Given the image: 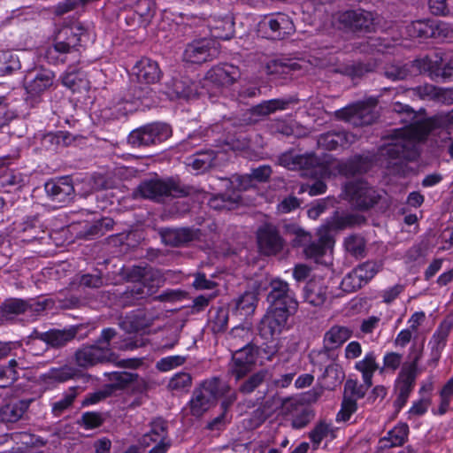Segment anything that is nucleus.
<instances>
[{
	"label": "nucleus",
	"mask_w": 453,
	"mask_h": 453,
	"mask_svg": "<svg viewBox=\"0 0 453 453\" xmlns=\"http://www.w3.org/2000/svg\"><path fill=\"white\" fill-rule=\"evenodd\" d=\"M31 399L12 401L0 407V422L4 424L18 422L30 406Z\"/></svg>",
	"instance_id": "28"
},
{
	"label": "nucleus",
	"mask_w": 453,
	"mask_h": 453,
	"mask_svg": "<svg viewBox=\"0 0 453 453\" xmlns=\"http://www.w3.org/2000/svg\"><path fill=\"white\" fill-rule=\"evenodd\" d=\"M257 303V296L253 292H245L236 302V309L250 314L254 311Z\"/></svg>",
	"instance_id": "62"
},
{
	"label": "nucleus",
	"mask_w": 453,
	"mask_h": 453,
	"mask_svg": "<svg viewBox=\"0 0 453 453\" xmlns=\"http://www.w3.org/2000/svg\"><path fill=\"white\" fill-rule=\"evenodd\" d=\"M228 323V312L225 309H218L214 315L211 317L210 325L214 333L224 331Z\"/></svg>",
	"instance_id": "57"
},
{
	"label": "nucleus",
	"mask_w": 453,
	"mask_h": 453,
	"mask_svg": "<svg viewBox=\"0 0 453 453\" xmlns=\"http://www.w3.org/2000/svg\"><path fill=\"white\" fill-rule=\"evenodd\" d=\"M337 428L332 422L321 420L316 424L314 428L310 432L309 438L317 449L322 441H331L336 438Z\"/></svg>",
	"instance_id": "38"
},
{
	"label": "nucleus",
	"mask_w": 453,
	"mask_h": 453,
	"mask_svg": "<svg viewBox=\"0 0 453 453\" xmlns=\"http://www.w3.org/2000/svg\"><path fill=\"white\" fill-rule=\"evenodd\" d=\"M448 25L435 19H419L405 27V34L411 38H443L449 34Z\"/></svg>",
	"instance_id": "14"
},
{
	"label": "nucleus",
	"mask_w": 453,
	"mask_h": 453,
	"mask_svg": "<svg viewBox=\"0 0 453 453\" xmlns=\"http://www.w3.org/2000/svg\"><path fill=\"white\" fill-rule=\"evenodd\" d=\"M295 30L290 17L281 12L265 16L257 25L258 34L272 40H282L294 34Z\"/></svg>",
	"instance_id": "7"
},
{
	"label": "nucleus",
	"mask_w": 453,
	"mask_h": 453,
	"mask_svg": "<svg viewBox=\"0 0 453 453\" xmlns=\"http://www.w3.org/2000/svg\"><path fill=\"white\" fill-rule=\"evenodd\" d=\"M304 299L314 306L322 305L326 300V288L316 282H309L304 288Z\"/></svg>",
	"instance_id": "45"
},
{
	"label": "nucleus",
	"mask_w": 453,
	"mask_h": 453,
	"mask_svg": "<svg viewBox=\"0 0 453 453\" xmlns=\"http://www.w3.org/2000/svg\"><path fill=\"white\" fill-rule=\"evenodd\" d=\"M219 380L216 378L203 381L200 388L196 389L189 401L190 411L193 416L201 417L207 411L218 397Z\"/></svg>",
	"instance_id": "11"
},
{
	"label": "nucleus",
	"mask_w": 453,
	"mask_h": 453,
	"mask_svg": "<svg viewBox=\"0 0 453 453\" xmlns=\"http://www.w3.org/2000/svg\"><path fill=\"white\" fill-rule=\"evenodd\" d=\"M232 351L229 372L238 380L251 371L257 359V349L252 344H245Z\"/></svg>",
	"instance_id": "17"
},
{
	"label": "nucleus",
	"mask_w": 453,
	"mask_h": 453,
	"mask_svg": "<svg viewBox=\"0 0 453 453\" xmlns=\"http://www.w3.org/2000/svg\"><path fill=\"white\" fill-rule=\"evenodd\" d=\"M420 73L417 66L412 64H395L388 65L385 69V76L392 81H399L407 78L410 75Z\"/></svg>",
	"instance_id": "43"
},
{
	"label": "nucleus",
	"mask_w": 453,
	"mask_h": 453,
	"mask_svg": "<svg viewBox=\"0 0 453 453\" xmlns=\"http://www.w3.org/2000/svg\"><path fill=\"white\" fill-rule=\"evenodd\" d=\"M216 160V151L207 150L197 151L187 158L186 165L194 174H200L210 169Z\"/></svg>",
	"instance_id": "35"
},
{
	"label": "nucleus",
	"mask_w": 453,
	"mask_h": 453,
	"mask_svg": "<svg viewBox=\"0 0 453 453\" xmlns=\"http://www.w3.org/2000/svg\"><path fill=\"white\" fill-rule=\"evenodd\" d=\"M272 289L268 295L270 308L285 310L296 312L298 303L289 291L288 284L280 280H274L271 283Z\"/></svg>",
	"instance_id": "21"
},
{
	"label": "nucleus",
	"mask_w": 453,
	"mask_h": 453,
	"mask_svg": "<svg viewBox=\"0 0 453 453\" xmlns=\"http://www.w3.org/2000/svg\"><path fill=\"white\" fill-rule=\"evenodd\" d=\"M364 285L354 269L346 274L341 282V287L345 292H354Z\"/></svg>",
	"instance_id": "60"
},
{
	"label": "nucleus",
	"mask_w": 453,
	"mask_h": 453,
	"mask_svg": "<svg viewBox=\"0 0 453 453\" xmlns=\"http://www.w3.org/2000/svg\"><path fill=\"white\" fill-rule=\"evenodd\" d=\"M413 96L421 100H441L444 90L432 84H424L409 90Z\"/></svg>",
	"instance_id": "48"
},
{
	"label": "nucleus",
	"mask_w": 453,
	"mask_h": 453,
	"mask_svg": "<svg viewBox=\"0 0 453 453\" xmlns=\"http://www.w3.org/2000/svg\"><path fill=\"white\" fill-rule=\"evenodd\" d=\"M9 366L0 365V388H6L13 383L17 378V372L14 370L16 361L14 359L9 362Z\"/></svg>",
	"instance_id": "61"
},
{
	"label": "nucleus",
	"mask_w": 453,
	"mask_h": 453,
	"mask_svg": "<svg viewBox=\"0 0 453 453\" xmlns=\"http://www.w3.org/2000/svg\"><path fill=\"white\" fill-rule=\"evenodd\" d=\"M87 37L84 27L80 24L63 27L56 37L55 43L45 51V58L50 64L76 63L80 58L77 48Z\"/></svg>",
	"instance_id": "3"
},
{
	"label": "nucleus",
	"mask_w": 453,
	"mask_h": 453,
	"mask_svg": "<svg viewBox=\"0 0 453 453\" xmlns=\"http://www.w3.org/2000/svg\"><path fill=\"white\" fill-rule=\"evenodd\" d=\"M381 269L382 263L380 261H366L354 268L365 285L367 284Z\"/></svg>",
	"instance_id": "50"
},
{
	"label": "nucleus",
	"mask_w": 453,
	"mask_h": 453,
	"mask_svg": "<svg viewBox=\"0 0 453 453\" xmlns=\"http://www.w3.org/2000/svg\"><path fill=\"white\" fill-rule=\"evenodd\" d=\"M357 411V399L345 397L342 403V408L336 416L337 421H347L350 416Z\"/></svg>",
	"instance_id": "63"
},
{
	"label": "nucleus",
	"mask_w": 453,
	"mask_h": 453,
	"mask_svg": "<svg viewBox=\"0 0 453 453\" xmlns=\"http://www.w3.org/2000/svg\"><path fill=\"white\" fill-rule=\"evenodd\" d=\"M232 351L229 372L238 380L251 371L257 359V349L252 344H245Z\"/></svg>",
	"instance_id": "16"
},
{
	"label": "nucleus",
	"mask_w": 453,
	"mask_h": 453,
	"mask_svg": "<svg viewBox=\"0 0 453 453\" xmlns=\"http://www.w3.org/2000/svg\"><path fill=\"white\" fill-rule=\"evenodd\" d=\"M288 104V100L272 99L265 101L253 107L252 112L255 115L266 116L268 114L275 112L276 111H282L287 109Z\"/></svg>",
	"instance_id": "47"
},
{
	"label": "nucleus",
	"mask_w": 453,
	"mask_h": 453,
	"mask_svg": "<svg viewBox=\"0 0 453 453\" xmlns=\"http://www.w3.org/2000/svg\"><path fill=\"white\" fill-rule=\"evenodd\" d=\"M198 236L199 231L189 227L169 228L161 233L163 242L172 246L188 244L195 239H197Z\"/></svg>",
	"instance_id": "27"
},
{
	"label": "nucleus",
	"mask_w": 453,
	"mask_h": 453,
	"mask_svg": "<svg viewBox=\"0 0 453 453\" xmlns=\"http://www.w3.org/2000/svg\"><path fill=\"white\" fill-rule=\"evenodd\" d=\"M283 410L286 413H290L292 411L296 412V415L292 419V426L296 429L303 428L310 422L309 411L295 400L284 401Z\"/></svg>",
	"instance_id": "40"
},
{
	"label": "nucleus",
	"mask_w": 453,
	"mask_h": 453,
	"mask_svg": "<svg viewBox=\"0 0 453 453\" xmlns=\"http://www.w3.org/2000/svg\"><path fill=\"white\" fill-rule=\"evenodd\" d=\"M192 379L188 372H178L170 380L168 388L171 390L181 391L189 388Z\"/></svg>",
	"instance_id": "59"
},
{
	"label": "nucleus",
	"mask_w": 453,
	"mask_h": 453,
	"mask_svg": "<svg viewBox=\"0 0 453 453\" xmlns=\"http://www.w3.org/2000/svg\"><path fill=\"white\" fill-rule=\"evenodd\" d=\"M356 136L348 132H329L321 134L318 139V145L327 150L345 148L352 144Z\"/></svg>",
	"instance_id": "29"
},
{
	"label": "nucleus",
	"mask_w": 453,
	"mask_h": 453,
	"mask_svg": "<svg viewBox=\"0 0 453 453\" xmlns=\"http://www.w3.org/2000/svg\"><path fill=\"white\" fill-rule=\"evenodd\" d=\"M76 332L74 330H50L49 332L44 333L42 335V340H43L47 344L51 345L52 347H62L65 345L67 342L72 341L75 337Z\"/></svg>",
	"instance_id": "42"
},
{
	"label": "nucleus",
	"mask_w": 453,
	"mask_h": 453,
	"mask_svg": "<svg viewBox=\"0 0 453 453\" xmlns=\"http://www.w3.org/2000/svg\"><path fill=\"white\" fill-rule=\"evenodd\" d=\"M171 127L165 123H151L133 130L128 143L134 148L147 147L160 143L171 136Z\"/></svg>",
	"instance_id": "8"
},
{
	"label": "nucleus",
	"mask_w": 453,
	"mask_h": 453,
	"mask_svg": "<svg viewBox=\"0 0 453 453\" xmlns=\"http://www.w3.org/2000/svg\"><path fill=\"white\" fill-rule=\"evenodd\" d=\"M253 178L251 175H235L233 176L232 179H225L223 180V185L226 188H229L230 186L238 191L246 190L253 186Z\"/></svg>",
	"instance_id": "54"
},
{
	"label": "nucleus",
	"mask_w": 453,
	"mask_h": 453,
	"mask_svg": "<svg viewBox=\"0 0 453 453\" xmlns=\"http://www.w3.org/2000/svg\"><path fill=\"white\" fill-rule=\"evenodd\" d=\"M437 129H445L448 134L453 131V110L394 130L390 142L380 150V154L387 157L388 161L387 166L395 167L401 165L403 160L416 159L418 143Z\"/></svg>",
	"instance_id": "1"
},
{
	"label": "nucleus",
	"mask_w": 453,
	"mask_h": 453,
	"mask_svg": "<svg viewBox=\"0 0 453 453\" xmlns=\"http://www.w3.org/2000/svg\"><path fill=\"white\" fill-rule=\"evenodd\" d=\"M219 54L217 42L211 38H202L188 43L183 52V59L192 64H203Z\"/></svg>",
	"instance_id": "15"
},
{
	"label": "nucleus",
	"mask_w": 453,
	"mask_h": 453,
	"mask_svg": "<svg viewBox=\"0 0 453 453\" xmlns=\"http://www.w3.org/2000/svg\"><path fill=\"white\" fill-rule=\"evenodd\" d=\"M266 376V371H259L254 373L241 385L240 391L243 394H250L265 381Z\"/></svg>",
	"instance_id": "56"
},
{
	"label": "nucleus",
	"mask_w": 453,
	"mask_h": 453,
	"mask_svg": "<svg viewBox=\"0 0 453 453\" xmlns=\"http://www.w3.org/2000/svg\"><path fill=\"white\" fill-rule=\"evenodd\" d=\"M127 277L131 284L122 293L121 298L125 304H132L136 300L152 295L161 282L159 273L150 267L134 266Z\"/></svg>",
	"instance_id": "4"
},
{
	"label": "nucleus",
	"mask_w": 453,
	"mask_h": 453,
	"mask_svg": "<svg viewBox=\"0 0 453 453\" xmlns=\"http://www.w3.org/2000/svg\"><path fill=\"white\" fill-rule=\"evenodd\" d=\"M183 190L173 183L165 182L158 179H151L142 181L135 191V196L143 198L159 200L164 196H180Z\"/></svg>",
	"instance_id": "20"
},
{
	"label": "nucleus",
	"mask_w": 453,
	"mask_h": 453,
	"mask_svg": "<svg viewBox=\"0 0 453 453\" xmlns=\"http://www.w3.org/2000/svg\"><path fill=\"white\" fill-rule=\"evenodd\" d=\"M354 368L361 373L366 388H370L372 386V377L380 369L377 355L372 350L366 352L361 360L356 362Z\"/></svg>",
	"instance_id": "34"
},
{
	"label": "nucleus",
	"mask_w": 453,
	"mask_h": 453,
	"mask_svg": "<svg viewBox=\"0 0 453 453\" xmlns=\"http://www.w3.org/2000/svg\"><path fill=\"white\" fill-rule=\"evenodd\" d=\"M376 106L377 100L370 97L365 101L351 104L335 111L334 116L355 127L371 125L378 118Z\"/></svg>",
	"instance_id": "6"
},
{
	"label": "nucleus",
	"mask_w": 453,
	"mask_h": 453,
	"mask_svg": "<svg viewBox=\"0 0 453 453\" xmlns=\"http://www.w3.org/2000/svg\"><path fill=\"white\" fill-rule=\"evenodd\" d=\"M402 361L403 356L401 354L394 351L387 352L383 356V366L380 368V372L384 370L395 372L400 367Z\"/></svg>",
	"instance_id": "64"
},
{
	"label": "nucleus",
	"mask_w": 453,
	"mask_h": 453,
	"mask_svg": "<svg viewBox=\"0 0 453 453\" xmlns=\"http://www.w3.org/2000/svg\"><path fill=\"white\" fill-rule=\"evenodd\" d=\"M76 375V369L70 365L61 367H52L43 375L45 378L64 382L73 379Z\"/></svg>",
	"instance_id": "52"
},
{
	"label": "nucleus",
	"mask_w": 453,
	"mask_h": 453,
	"mask_svg": "<svg viewBox=\"0 0 453 453\" xmlns=\"http://www.w3.org/2000/svg\"><path fill=\"white\" fill-rule=\"evenodd\" d=\"M24 87L29 98L37 99L56 88L55 73L47 68L35 67L27 73Z\"/></svg>",
	"instance_id": "9"
},
{
	"label": "nucleus",
	"mask_w": 453,
	"mask_h": 453,
	"mask_svg": "<svg viewBox=\"0 0 453 453\" xmlns=\"http://www.w3.org/2000/svg\"><path fill=\"white\" fill-rule=\"evenodd\" d=\"M311 361L315 365H318L319 370H325V376H328L330 372H335L336 379L341 380L343 378V373L340 370L337 364L334 363V357H331V349L325 348V349L313 352L311 355Z\"/></svg>",
	"instance_id": "36"
},
{
	"label": "nucleus",
	"mask_w": 453,
	"mask_h": 453,
	"mask_svg": "<svg viewBox=\"0 0 453 453\" xmlns=\"http://www.w3.org/2000/svg\"><path fill=\"white\" fill-rule=\"evenodd\" d=\"M364 221V218L351 213L340 214L335 212L325 225L321 226L322 231H326L330 234L333 230H342L346 227L360 225Z\"/></svg>",
	"instance_id": "37"
},
{
	"label": "nucleus",
	"mask_w": 453,
	"mask_h": 453,
	"mask_svg": "<svg viewBox=\"0 0 453 453\" xmlns=\"http://www.w3.org/2000/svg\"><path fill=\"white\" fill-rule=\"evenodd\" d=\"M409 426L405 423H399L381 437L378 442V449L385 450L394 447L402 446L407 440Z\"/></svg>",
	"instance_id": "32"
},
{
	"label": "nucleus",
	"mask_w": 453,
	"mask_h": 453,
	"mask_svg": "<svg viewBox=\"0 0 453 453\" xmlns=\"http://www.w3.org/2000/svg\"><path fill=\"white\" fill-rule=\"evenodd\" d=\"M206 26L211 37L229 40L234 35V20L230 14H214L206 19Z\"/></svg>",
	"instance_id": "25"
},
{
	"label": "nucleus",
	"mask_w": 453,
	"mask_h": 453,
	"mask_svg": "<svg viewBox=\"0 0 453 453\" xmlns=\"http://www.w3.org/2000/svg\"><path fill=\"white\" fill-rule=\"evenodd\" d=\"M241 78V71L238 66L224 63L211 68L204 78V83L198 90L196 88H188L181 91V96L185 97H191L195 96H201L205 93H209V89L205 88L207 83L211 82L217 87L227 88L235 83Z\"/></svg>",
	"instance_id": "5"
},
{
	"label": "nucleus",
	"mask_w": 453,
	"mask_h": 453,
	"mask_svg": "<svg viewBox=\"0 0 453 453\" xmlns=\"http://www.w3.org/2000/svg\"><path fill=\"white\" fill-rule=\"evenodd\" d=\"M166 429V423L163 419H155L150 432L142 437L141 444L149 449V453H165L171 446Z\"/></svg>",
	"instance_id": "19"
},
{
	"label": "nucleus",
	"mask_w": 453,
	"mask_h": 453,
	"mask_svg": "<svg viewBox=\"0 0 453 453\" xmlns=\"http://www.w3.org/2000/svg\"><path fill=\"white\" fill-rule=\"evenodd\" d=\"M343 198L348 200L353 206L360 210H365L373 206L378 202L380 195L367 182L358 180L351 181L345 185Z\"/></svg>",
	"instance_id": "10"
},
{
	"label": "nucleus",
	"mask_w": 453,
	"mask_h": 453,
	"mask_svg": "<svg viewBox=\"0 0 453 453\" xmlns=\"http://www.w3.org/2000/svg\"><path fill=\"white\" fill-rule=\"evenodd\" d=\"M344 247L348 253L356 257H362L365 256V241L363 236L359 234H351L345 238Z\"/></svg>",
	"instance_id": "51"
},
{
	"label": "nucleus",
	"mask_w": 453,
	"mask_h": 453,
	"mask_svg": "<svg viewBox=\"0 0 453 453\" xmlns=\"http://www.w3.org/2000/svg\"><path fill=\"white\" fill-rule=\"evenodd\" d=\"M333 23L339 29L351 31H371L374 26V17L364 10L345 11L334 16Z\"/></svg>",
	"instance_id": "12"
},
{
	"label": "nucleus",
	"mask_w": 453,
	"mask_h": 453,
	"mask_svg": "<svg viewBox=\"0 0 453 453\" xmlns=\"http://www.w3.org/2000/svg\"><path fill=\"white\" fill-rule=\"evenodd\" d=\"M453 327V322L451 319H443L435 332L434 333L430 344L433 345V349L441 352L446 345L448 336Z\"/></svg>",
	"instance_id": "41"
},
{
	"label": "nucleus",
	"mask_w": 453,
	"mask_h": 453,
	"mask_svg": "<svg viewBox=\"0 0 453 453\" xmlns=\"http://www.w3.org/2000/svg\"><path fill=\"white\" fill-rule=\"evenodd\" d=\"M138 347L131 338L119 336L113 328L102 330L96 344L86 345L75 352V362L82 368H88L103 362H117L112 349H134Z\"/></svg>",
	"instance_id": "2"
},
{
	"label": "nucleus",
	"mask_w": 453,
	"mask_h": 453,
	"mask_svg": "<svg viewBox=\"0 0 453 453\" xmlns=\"http://www.w3.org/2000/svg\"><path fill=\"white\" fill-rule=\"evenodd\" d=\"M132 74L135 76L137 82L149 85L159 81L161 71L156 61L144 58L134 65Z\"/></svg>",
	"instance_id": "26"
},
{
	"label": "nucleus",
	"mask_w": 453,
	"mask_h": 453,
	"mask_svg": "<svg viewBox=\"0 0 453 453\" xmlns=\"http://www.w3.org/2000/svg\"><path fill=\"white\" fill-rule=\"evenodd\" d=\"M417 376V371L402 367L395 381L398 392L411 395L414 388Z\"/></svg>",
	"instance_id": "44"
},
{
	"label": "nucleus",
	"mask_w": 453,
	"mask_h": 453,
	"mask_svg": "<svg viewBox=\"0 0 453 453\" xmlns=\"http://www.w3.org/2000/svg\"><path fill=\"white\" fill-rule=\"evenodd\" d=\"M318 234V240L311 242L304 248L305 256L314 259L316 262H319V259L326 254L327 250L334 244L331 234L322 231L321 227L319 229Z\"/></svg>",
	"instance_id": "30"
},
{
	"label": "nucleus",
	"mask_w": 453,
	"mask_h": 453,
	"mask_svg": "<svg viewBox=\"0 0 453 453\" xmlns=\"http://www.w3.org/2000/svg\"><path fill=\"white\" fill-rule=\"evenodd\" d=\"M241 201L238 192L234 191L233 196L226 194L218 195L210 199L209 205L215 210H232Z\"/></svg>",
	"instance_id": "49"
},
{
	"label": "nucleus",
	"mask_w": 453,
	"mask_h": 453,
	"mask_svg": "<svg viewBox=\"0 0 453 453\" xmlns=\"http://www.w3.org/2000/svg\"><path fill=\"white\" fill-rule=\"evenodd\" d=\"M424 345L423 343H412L409 349L408 357L410 362L405 363L402 367L409 368L418 372V365L423 356Z\"/></svg>",
	"instance_id": "58"
},
{
	"label": "nucleus",
	"mask_w": 453,
	"mask_h": 453,
	"mask_svg": "<svg viewBox=\"0 0 453 453\" xmlns=\"http://www.w3.org/2000/svg\"><path fill=\"white\" fill-rule=\"evenodd\" d=\"M149 93L150 89L148 87H140L137 90L135 89L134 98L132 100L121 98L114 100L112 106V117L119 119L133 112L137 108L136 101L142 100Z\"/></svg>",
	"instance_id": "31"
},
{
	"label": "nucleus",
	"mask_w": 453,
	"mask_h": 453,
	"mask_svg": "<svg viewBox=\"0 0 453 453\" xmlns=\"http://www.w3.org/2000/svg\"><path fill=\"white\" fill-rule=\"evenodd\" d=\"M49 198L56 203H65L72 200L74 188L68 177L52 179L44 185Z\"/></svg>",
	"instance_id": "23"
},
{
	"label": "nucleus",
	"mask_w": 453,
	"mask_h": 453,
	"mask_svg": "<svg viewBox=\"0 0 453 453\" xmlns=\"http://www.w3.org/2000/svg\"><path fill=\"white\" fill-rule=\"evenodd\" d=\"M280 165L288 170H311V173H317L315 168L319 165V158L314 154H295L288 152L279 158Z\"/></svg>",
	"instance_id": "24"
},
{
	"label": "nucleus",
	"mask_w": 453,
	"mask_h": 453,
	"mask_svg": "<svg viewBox=\"0 0 453 453\" xmlns=\"http://www.w3.org/2000/svg\"><path fill=\"white\" fill-rule=\"evenodd\" d=\"M250 328L244 326H238L232 329L229 334L230 345L233 348H239L240 343L250 344Z\"/></svg>",
	"instance_id": "53"
},
{
	"label": "nucleus",
	"mask_w": 453,
	"mask_h": 453,
	"mask_svg": "<svg viewBox=\"0 0 453 453\" xmlns=\"http://www.w3.org/2000/svg\"><path fill=\"white\" fill-rule=\"evenodd\" d=\"M157 318L155 314L145 311H135L127 316L121 326L127 331H140L150 327Z\"/></svg>",
	"instance_id": "33"
},
{
	"label": "nucleus",
	"mask_w": 453,
	"mask_h": 453,
	"mask_svg": "<svg viewBox=\"0 0 453 453\" xmlns=\"http://www.w3.org/2000/svg\"><path fill=\"white\" fill-rule=\"evenodd\" d=\"M185 361L186 357L183 356H168L159 359L156 364V367L158 371L165 372L182 365Z\"/></svg>",
	"instance_id": "55"
},
{
	"label": "nucleus",
	"mask_w": 453,
	"mask_h": 453,
	"mask_svg": "<svg viewBox=\"0 0 453 453\" xmlns=\"http://www.w3.org/2000/svg\"><path fill=\"white\" fill-rule=\"evenodd\" d=\"M414 66L422 73H427L433 80H446L453 75V60L442 66V58L438 56H426L414 61Z\"/></svg>",
	"instance_id": "22"
},
{
	"label": "nucleus",
	"mask_w": 453,
	"mask_h": 453,
	"mask_svg": "<svg viewBox=\"0 0 453 453\" xmlns=\"http://www.w3.org/2000/svg\"><path fill=\"white\" fill-rule=\"evenodd\" d=\"M257 247L261 254L265 256L276 255L285 245L276 226L265 223L260 226L256 233Z\"/></svg>",
	"instance_id": "18"
},
{
	"label": "nucleus",
	"mask_w": 453,
	"mask_h": 453,
	"mask_svg": "<svg viewBox=\"0 0 453 453\" xmlns=\"http://www.w3.org/2000/svg\"><path fill=\"white\" fill-rule=\"evenodd\" d=\"M352 335V330L348 326H334L324 335L325 348L333 349L342 345Z\"/></svg>",
	"instance_id": "39"
},
{
	"label": "nucleus",
	"mask_w": 453,
	"mask_h": 453,
	"mask_svg": "<svg viewBox=\"0 0 453 453\" xmlns=\"http://www.w3.org/2000/svg\"><path fill=\"white\" fill-rule=\"evenodd\" d=\"M21 67L19 57L12 51H0V77L12 74Z\"/></svg>",
	"instance_id": "46"
},
{
	"label": "nucleus",
	"mask_w": 453,
	"mask_h": 453,
	"mask_svg": "<svg viewBox=\"0 0 453 453\" xmlns=\"http://www.w3.org/2000/svg\"><path fill=\"white\" fill-rule=\"evenodd\" d=\"M293 313L285 310L269 308L259 324L260 336L266 341L278 338L288 328V319Z\"/></svg>",
	"instance_id": "13"
}]
</instances>
